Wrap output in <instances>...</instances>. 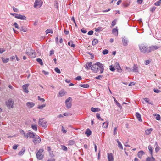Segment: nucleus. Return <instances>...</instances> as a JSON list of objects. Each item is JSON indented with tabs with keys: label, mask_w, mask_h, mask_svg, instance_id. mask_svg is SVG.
<instances>
[{
	"label": "nucleus",
	"mask_w": 161,
	"mask_h": 161,
	"mask_svg": "<svg viewBox=\"0 0 161 161\" xmlns=\"http://www.w3.org/2000/svg\"><path fill=\"white\" fill-rule=\"evenodd\" d=\"M103 30V28L101 27H99L97 28H95V31L97 32H100Z\"/></svg>",
	"instance_id": "58836bf2"
},
{
	"label": "nucleus",
	"mask_w": 161,
	"mask_h": 161,
	"mask_svg": "<svg viewBox=\"0 0 161 161\" xmlns=\"http://www.w3.org/2000/svg\"><path fill=\"white\" fill-rule=\"evenodd\" d=\"M118 29L116 27V28H114L112 31V32L114 35L117 36L118 34Z\"/></svg>",
	"instance_id": "a211bd4d"
},
{
	"label": "nucleus",
	"mask_w": 161,
	"mask_h": 161,
	"mask_svg": "<svg viewBox=\"0 0 161 161\" xmlns=\"http://www.w3.org/2000/svg\"><path fill=\"white\" fill-rule=\"evenodd\" d=\"M36 61L38 62L41 65H43V64L42 60L40 58H37L36 59Z\"/></svg>",
	"instance_id": "a19ab883"
},
{
	"label": "nucleus",
	"mask_w": 161,
	"mask_h": 161,
	"mask_svg": "<svg viewBox=\"0 0 161 161\" xmlns=\"http://www.w3.org/2000/svg\"><path fill=\"white\" fill-rule=\"evenodd\" d=\"M44 150L43 148L40 149L36 154L37 158L39 160L42 159L44 157L43 153Z\"/></svg>",
	"instance_id": "20e7f679"
},
{
	"label": "nucleus",
	"mask_w": 161,
	"mask_h": 161,
	"mask_svg": "<svg viewBox=\"0 0 161 161\" xmlns=\"http://www.w3.org/2000/svg\"><path fill=\"white\" fill-rule=\"evenodd\" d=\"M28 86L29 84H25L22 86V88L24 91L26 93H28L29 92V91L28 89Z\"/></svg>",
	"instance_id": "4468645a"
},
{
	"label": "nucleus",
	"mask_w": 161,
	"mask_h": 161,
	"mask_svg": "<svg viewBox=\"0 0 161 161\" xmlns=\"http://www.w3.org/2000/svg\"><path fill=\"white\" fill-rule=\"evenodd\" d=\"M2 58V61L4 63H7L9 61V58Z\"/></svg>",
	"instance_id": "4c0bfd02"
},
{
	"label": "nucleus",
	"mask_w": 161,
	"mask_h": 161,
	"mask_svg": "<svg viewBox=\"0 0 161 161\" xmlns=\"http://www.w3.org/2000/svg\"><path fill=\"white\" fill-rule=\"evenodd\" d=\"M116 21L115 20L113 21L112 22L111 25L113 26H114L116 24Z\"/></svg>",
	"instance_id": "052dcab7"
},
{
	"label": "nucleus",
	"mask_w": 161,
	"mask_h": 161,
	"mask_svg": "<svg viewBox=\"0 0 161 161\" xmlns=\"http://www.w3.org/2000/svg\"><path fill=\"white\" fill-rule=\"evenodd\" d=\"M68 44L69 46H70L73 47H75V45L72 43V41H71V42H69L68 43Z\"/></svg>",
	"instance_id": "37998d69"
},
{
	"label": "nucleus",
	"mask_w": 161,
	"mask_h": 161,
	"mask_svg": "<svg viewBox=\"0 0 161 161\" xmlns=\"http://www.w3.org/2000/svg\"><path fill=\"white\" fill-rule=\"evenodd\" d=\"M98 43L97 39H95L92 42V44L93 46H94Z\"/></svg>",
	"instance_id": "c9c22d12"
},
{
	"label": "nucleus",
	"mask_w": 161,
	"mask_h": 161,
	"mask_svg": "<svg viewBox=\"0 0 161 161\" xmlns=\"http://www.w3.org/2000/svg\"><path fill=\"white\" fill-rule=\"evenodd\" d=\"M66 93V92L64 90L62 89L59 92L57 96L58 97H62L64 96Z\"/></svg>",
	"instance_id": "f8f14e48"
},
{
	"label": "nucleus",
	"mask_w": 161,
	"mask_h": 161,
	"mask_svg": "<svg viewBox=\"0 0 161 161\" xmlns=\"http://www.w3.org/2000/svg\"><path fill=\"white\" fill-rule=\"evenodd\" d=\"M153 130V129L152 128L148 129H147L145 131L146 134L147 135L150 134Z\"/></svg>",
	"instance_id": "b1692460"
},
{
	"label": "nucleus",
	"mask_w": 161,
	"mask_h": 161,
	"mask_svg": "<svg viewBox=\"0 0 161 161\" xmlns=\"http://www.w3.org/2000/svg\"><path fill=\"white\" fill-rule=\"evenodd\" d=\"M122 41L124 46H125L127 45L128 43V40L125 39L124 38H122Z\"/></svg>",
	"instance_id": "393cba45"
},
{
	"label": "nucleus",
	"mask_w": 161,
	"mask_h": 161,
	"mask_svg": "<svg viewBox=\"0 0 161 161\" xmlns=\"http://www.w3.org/2000/svg\"><path fill=\"white\" fill-rule=\"evenodd\" d=\"M62 149L63 150L66 151H67V148L65 146H62Z\"/></svg>",
	"instance_id": "3c124183"
},
{
	"label": "nucleus",
	"mask_w": 161,
	"mask_h": 161,
	"mask_svg": "<svg viewBox=\"0 0 161 161\" xmlns=\"http://www.w3.org/2000/svg\"><path fill=\"white\" fill-rule=\"evenodd\" d=\"M116 141L118 143V147L121 149H123V146H122V144H121L119 140L118 139H117Z\"/></svg>",
	"instance_id": "a878e982"
},
{
	"label": "nucleus",
	"mask_w": 161,
	"mask_h": 161,
	"mask_svg": "<svg viewBox=\"0 0 161 161\" xmlns=\"http://www.w3.org/2000/svg\"><path fill=\"white\" fill-rule=\"evenodd\" d=\"M140 50L142 53H147L150 52L149 47H148L147 45L145 44H142L139 45Z\"/></svg>",
	"instance_id": "f257e3e1"
},
{
	"label": "nucleus",
	"mask_w": 161,
	"mask_h": 161,
	"mask_svg": "<svg viewBox=\"0 0 161 161\" xmlns=\"http://www.w3.org/2000/svg\"><path fill=\"white\" fill-rule=\"evenodd\" d=\"M92 63L91 62L87 63L85 64V68L86 69H89V68L92 67Z\"/></svg>",
	"instance_id": "6ab92c4d"
},
{
	"label": "nucleus",
	"mask_w": 161,
	"mask_h": 161,
	"mask_svg": "<svg viewBox=\"0 0 161 161\" xmlns=\"http://www.w3.org/2000/svg\"><path fill=\"white\" fill-rule=\"evenodd\" d=\"M136 83L135 82H132L130 83L129 84V86H134L135 84Z\"/></svg>",
	"instance_id": "6e6d98bb"
},
{
	"label": "nucleus",
	"mask_w": 161,
	"mask_h": 161,
	"mask_svg": "<svg viewBox=\"0 0 161 161\" xmlns=\"http://www.w3.org/2000/svg\"><path fill=\"white\" fill-rule=\"evenodd\" d=\"M54 70L57 73H58L59 74V73H61L60 69H59V68H58L57 67L55 68L54 69Z\"/></svg>",
	"instance_id": "8fccbe9b"
},
{
	"label": "nucleus",
	"mask_w": 161,
	"mask_h": 161,
	"mask_svg": "<svg viewBox=\"0 0 161 161\" xmlns=\"http://www.w3.org/2000/svg\"><path fill=\"white\" fill-rule=\"evenodd\" d=\"M161 3V0H159V1L156 2L154 4L156 6H159Z\"/></svg>",
	"instance_id": "09e8293b"
},
{
	"label": "nucleus",
	"mask_w": 161,
	"mask_h": 161,
	"mask_svg": "<svg viewBox=\"0 0 161 161\" xmlns=\"http://www.w3.org/2000/svg\"><path fill=\"white\" fill-rule=\"evenodd\" d=\"M26 105L28 108H31L34 106L35 104L33 102H29L26 103Z\"/></svg>",
	"instance_id": "2eb2a0df"
},
{
	"label": "nucleus",
	"mask_w": 161,
	"mask_h": 161,
	"mask_svg": "<svg viewBox=\"0 0 161 161\" xmlns=\"http://www.w3.org/2000/svg\"><path fill=\"white\" fill-rule=\"evenodd\" d=\"M145 154L144 152L142 151L141 150L140 151L138 152L137 153V156L140 158H141L142 156Z\"/></svg>",
	"instance_id": "f3484780"
},
{
	"label": "nucleus",
	"mask_w": 161,
	"mask_h": 161,
	"mask_svg": "<svg viewBox=\"0 0 161 161\" xmlns=\"http://www.w3.org/2000/svg\"><path fill=\"white\" fill-rule=\"evenodd\" d=\"M62 131L64 133H65L66 132V131L65 130L64 127L63 126H62Z\"/></svg>",
	"instance_id": "4d7b16f0"
},
{
	"label": "nucleus",
	"mask_w": 161,
	"mask_h": 161,
	"mask_svg": "<svg viewBox=\"0 0 161 161\" xmlns=\"http://www.w3.org/2000/svg\"><path fill=\"white\" fill-rule=\"evenodd\" d=\"M34 139L33 142L34 144H36L40 143L41 141V139L37 135H36L33 138Z\"/></svg>",
	"instance_id": "6e6552de"
},
{
	"label": "nucleus",
	"mask_w": 161,
	"mask_h": 161,
	"mask_svg": "<svg viewBox=\"0 0 161 161\" xmlns=\"http://www.w3.org/2000/svg\"><path fill=\"white\" fill-rule=\"evenodd\" d=\"M79 86L80 87L85 88H87L89 87V85L87 84H80L79 85Z\"/></svg>",
	"instance_id": "72a5a7b5"
},
{
	"label": "nucleus",
	"mask_w": 161,
	"mask_h": 161,
	"mask_svg": "<svg viewBox=\"0 0 161 161\" xmlns=\"http://www.w3.org/2000/svg\"><path fill=\"white\" fill-rule=\"evenodd\" d=\"M70 100H72V98L71 97H68L65 100V103L67 108L69 109L71 108L72 106L71 102H69Z\"/></svg>",
	"instance_id": "39448f33"
},
{
	"label": "nucleus",
	"mask_w": 161,
	"mask_h": 161,
	"mask_svg": "<svg viewBox=\"0 0 161 161\" xmlns=\"http://www.w3.org/2000/svg\"><path fill=\"white\" fill-rule=\"evenodd\" d=\"M20 133L22 135H23V136L27 138L28 136H27V134L28 133H26L24 131L22 130H21L20 131Z\"/></svg>",
	"instance_id": "cd10ccee"
},
{
	"label": "nucleus",
	"mask_w": 161,
	"mask_h": 161,
	"mask_svg": "<svg viewBox=\"0 0 161 161\" xmlns=\"http://www.w3.org/2000/svg\"><path fill=\"white\" fill-rule=\"evenodd\" d=\"M99 68L100 69V73H102L104 71V66L103 64H101V65L99 67Z\"/></svg>",
	"instance_id": "7c9ffc66"
},
{
	"label": "nucleus",
	"mask_w": 161,
	"mask_h": 161,
	"mask_svg": "<svg viewBox=\"0 0 161 161\" xmlns=\"http://www.w3.org/2000/svg\"><path fill=\"white\" fill-rule=\"evenodd\" d=\"M132 72H138V68L137 65L134 64L133 69H132Z\"/></svg>",
	"instance_id": "aec40b11"
},
{
	"label": "nucleus",
	"mask_w": 161,
	"mask_h": 161,
	"mask_svg": "<svg viewBox=\"0 0 161 161\" xmlns=\"http://www.w3.org/2000/svg\"><path fill=\"white\" fill-rule=\"evenodd\" d=\"M103 75H98V76L96 77L95 78L96 79L101 80L103 77Z\"/></svg>",
	"instance_id": "864d4df0"
},
{
	"label": "nucleus",
	"mask_w": 161,
	"mask_h": 161,
	"mask_svg": "<svg viewBox=\"0 0 161 161\" xmlns=\"http://www.w3.org/2000/svg\"><path fill=\"white\" fill-rule=\"evenodd\" d=\"M144 99L146 103H148L149 104H152V103L151 102H149V100L148 98H144Z\"/></svg>",
	"instance_id": "5fc2aeb1"
},
{
	"label": "nucleus",
	"mask_w": 161,
	"mask_h": 161,
	"mask_svg": "<svg viewBox=\"0 0 161 161\" xmlns=\"http://www.w3.org/2000/svg\"><path fill=\"white\" fill-rule=\"evenodd\" d=\"M46 106V104H42L41 105L37 107V108L39 109H42L43 108Z\"/></svg>",
	"instance_id": "49530a36"
},
{
	"label": "nucleus",
	"mask_w": 161,
	"mask_h": 161,
	"mask_svg": "<svg viewBox=\"0 0 161 161\" xmlns=\"http://www.w3.org/2000/svg\"><path fill=\"white\" fill-rule=\"evenodd\" d=\"M26 53L32 58H35L36 56V53L30 47L27 49Z\"/></svg>",
	"instance_id": "f03ea898"
},
{
	"label": "nucleus",
	"mask_w": 161,
	"mask_h": 161,
	"mask_svg": "<svg viewBox=\"0 0 161 161\" xmlns=\"http://www.w3.org/2000/svg\"><path fill=\"white\" fill-rule=\"evenodd\" d=\"M91 70L94 73H97L99 71V68L97 65L94 64L91 67Z\"/></svg>",
	"instance_id": "1a4fd4ad"
},
{
	"label": "nucleus",
	"mask_w": 161,
	"mask_h": 161,
	"mask_svg": "<svg viewBox=\"0 0 161 161\" xmlns=\"http://www.w3.org/2000/svg\"><path fill=\"white\" fill-rule=\"evenodd\" d=\"M75 143V142L73 140H70L69 141V145H73Z\"/></svg>",
	"instance_id": "c03bdc74"
},
{
	"label": "nucleus",
	"mask_w": 161,
	"mask_h": 161,
	"mask_svg": "<svg viewBox=\"0 0 161 161\" xmlns=\"http://www.w3.org/2000/svg\"><path fill=\"white\" fill-rule=\"evenodd\" d=\"M93 31H92V30H91L90 31H89L88 33V35H92L93 34Z\"/></svg>",
	"instance_id": "774afa93"
},
{
	"label": "nucleus",
	"mask_w": 161,
	"mask_h": 161,
	"mask_svg": "<svg viewBox=\"0 0 161 161\" xmlns=\"http://www.w3.org/2000/svg\"><path fill=\"white\" fill-rule=\"evenodd\" d=\"M38 124L44 128H46L47 126V122L43 120V119H39Z\"/></svg>",
	"instance_id": "0eeeda50"
},
{
	"label": "nucleus",
	"mask_w": 161,
	"mask_h": 161,
	"mask_svg": "<svg viewBox=\"0 0 161 161\" xmlns=\"http://www.w3.org/2000/svg\"><path fill=\"white\" fill-rule=\"evenodd\" d=\"M126 70H127V71L129 72H132V69L130 68L129 67H126Z\"/></svg>",
	"instance_id": "603ef678"
},
{
	"label": "nucleus",
	"mask_w": 161,
	"mask_h": 161,
	"mask_svg": "<svg viewBox=\"0 0 161 161\" xmlns=\"http://www.w3.org/2000/svg\"><path fill=\"white\" fill-rule=\"evenodd\" d=\"M25 151V147H24L22 148L21 151H20L19 153V154L20 155H22L24 154V152Z\"/></svg>",
	"instance_id": "f704fd0d"
},
{
	"label": "nucleus",
	"mask_w": 161,
	"mask_h": 161,
	"mask_svg": "<svg viewBox=\"0 0 161 161\" xmlns=\"http://www.w3.org/2000/svg\"><path fill=\"white\" fill-rule=\"evenodd\" d=\"M96 117L98 119H101L100 114H99L98 113L96 114Z\"/></svg>",
	"instance_id": "338daca9"
},
{
	"label": "nucleus",
	"mask_w": 161,
	"mask_h": 161,
	"mask_svg": "<svg viewBox=\"0 0 161 161\" xmlns=\"http://www.w3.org/2000/svg\"><path fill=\"white\" fill-rule=\"evenodd\" d=\"M148 149L150 152V153L151 154V155H152V148L150 147L149 146L148 147Z\"/></svg>",
	"instance_id": "13d9d810"
},
{
	"label": "nucleus",
	"mask_w": 161,
	"mask_h": 161,
	"mask_svg": "<svg viewBox=\"0 0 161 161\" xmlns=\"http://www.w3.org/2000/svg\"><path fill=\"white\" fill-rule=\"evenodd\" d=\"M20 31H23L24 32H26L27 31L26 28H24L23 26H22L20 28Z\"/></svg>",
	"instance_id": "ea45409f"
},
{
	"label": "nucleus",
	"mask_w": 161,
	"mask_h": 161,
	"mask_svg": "<svg viewBox=\"0 0 161 161\" xmlns=\"http://www.w3.org/2000/svg\"><path fill=\"white\" fill-rule=\"evenodd\" d=\"M154 92L157 93H159L160 92V91L158 89H154Z\"/></svg>",
	"instance_id": "69168bd1"
},
{
	"label": "nucleus",
	"mask_w": 161,
	"mask_h": 161,
	"mask_svg": "<svg viewBox=\"0 0 161 161\" xmlns=\"http://www.w3.org/2000/svg\"><path fill=\"white\" fill-rule=\"evenodd\" d=\"M113 98L114 99V101L115 103L117 105L119 108H121L122 106L117 101V100L114 97H113Z\"/></svg>",
	"instance_id": "c756f323"
},
{
	"label": "nucleus",
	"mask_w": 161,
	"mask_h": 161,
	"mask_svg": "<svg viewBox=\"0 0 161 161\" xmlns=\"http://www.w3.org/2000/svg\"><path fill=\"white\" fill-rule=\"evenodd\" d=\"M109 69H110V70L111 71H113V72L115 70V69L114 67L112 65H110L109 66Z\"/></svg>",
	"instance_id": "a18cd8bd"
},
{
	"label": "nucleus",
	"mask_w": 161,
	"mask_h": 161,
	"mask_svg": "<svg viewBox=\"0 0 161 161\" xmlns=\"http://www.w3.org/2000/svg\"><path fill=\"white\" fill-rule=\"evenodd\" d=\"M5 104L8 109L13 108L14 107V101L11 98L9 99L6 101Z\"/></svg>",
	"instance_id": "7ed1b4c3"
},
{
	"label": "nucleus",
	"mask_w": 161,
	"mask_h": 161,
	"mask_svg": "<svg viewBox=\"0 0 161 161\" xmlns=\"http://www.w3.org/2000/svg\"><path fill=\"white\" fill-rule=\"evenodd\" d=\"M83 33H86L87 32V31L86 30H85L84 29H82L80 30Z\"/></svg>",
	"instance_id": "0e129e2a"
},
{
	"label": "nucleus",
	"mask_w": 161,
	"mask_h": 161,
	"mask_svg": "<svg viewBox=\"0 0 161 161\" xmlns=\"http://www.w3.org/2000/svg\"><path fill=\"white\" fill-rule=\"evenodd\" d=\"M122 5L124 7H127L129 6L130 2L125 1L123 3Z\"/></svg>",
	"instance_id": "412c9836"
},
{
	"label": "nucleus",
	"mask_w": 161,
	"mask_h": 161,
	"mask_svg": "<svg viewBox=\"0 0 161 161\" xmlns=\"http://www.w3.org/2000/svg\"><path fill=\"white\" fill-rule=\"evenodd\" d=\"M136 116L138 120L140 121H142V119L141 118V116L140 114L136 112Z\"/></svg>",
	"instance_id": "bb28decb"
},
{
	"label": "nucleus",
	"mask_w": 161,
	"mask_h": 161,
	"mask_svg": "<svg viewBox=\"0 0 161 161\" xmlns=\"http://www.w3.org/2000/svg\"><path fill=\"white\" fill-rule=\"evenodd\" d=\"M108 122H104L103 124V127L104 128H106L108 127Z\"/></svg>",
	"instance_id": "79ce46f5"
},
{
	"label": "nucleus",
	"mask_w": 161,
	"mask_h": 161,
	"mask_svg": "<svg viewBox=\"0 0 161 161\" xmlns=\"http://www.w3.org/2000/svg\"><path fill=\"white\" fill-rule=\"evenodd\" d=\"M108 53V51L107 49H105L103 51V54L104 55L107 54Z\"/></svg>",
	"instance_id": "de8ad7c7"
},
{
	"label": "nucleus",
	"mask_w": 161,
	"mask_h": 161,
	"mask_svg": "<svg viewBox=\"0 0 161 161\" xmlns=\"http://www.w3.org/2000/svg\"><path fill=\"white\" fill-rule=\"evenodd\" d=\"M159 46H151L149 47V50L150 52L152 51H154L160 48Z\"/></svg>",
	"instance_id": "ddd939ff"
},
{
	"label": "nucleus",
	"mask_w": 161,
	"mask_h": 161,
	"mask_svg": "<svg viewBox=\"0 0 161 161\" xmlns=\"http://www.w3.org/2000/svg\"><path fill=\"white\" fill-rule=\"evenodd\" d=\"M45 32L46 34H48L49 33L52 34L53 32V31L52 29H47L46 31Z\"/></svg>",
	"instance_id": "e433bc0d"
},
{
	"label": "nucleus",
	"mask_w": 161,
	"mask_h": 161,
	"mask_svg": "<svg viewBox=\"0 0 161 161\" xmlns=\"http://www.w3.org/2000/svg\"><path fill=\"white\" fill-rule=\"evenodd\" d=\"M42 4V2L41 0H36L34 5V7L35 8L37 7L40 8Z\"/></svg>",
	"instance_id": "423d86ee"
},
{
	"label": "nucleus",
	"mask_w": 161,
	"mask_h": 161,
	"mask_svg": "<svg viewBox=\"0 0 161 161\" xmlns=\"http://www.w3.org/2000/svg\"><path fill=\"white\" fill-rule=\"evenodd\" d=\"M31 126L32 128L35 131H37V128L36 125L34 124H32Z\"/></svg>",
	"instance_id": "473e14b6"
},
{
	"label": "nucleus",
	"mask_w": 161,
	"mask_h": 161,
	"mask_svg": "<svg viewBox=\"0 0 161 161\" xmlns=\"http://www.w3.org/2000/svg\"><path fill=\"white\" fill-rule=\"evenodd\" d=\"M117 127H115L114 129V132L113 134L114 135H115L117 134Z\"/></svg>",
	"instance_id": "e2e57ef3"
},
{
	"label": "nucleus",
	"mask_w": 161,
	"mask_h": 161,
	"mask_svg": "<svg viewBox=\"0 0 161 161\" xmlns=\"http://www.w3.org/2000/svg\"><path fill=\"white\" fill-rule=\"evenodd\" d=\"M38 99L39 100H40V101H42V102H44L45 101V99L44 98H41L39 96H38Z\"/></svg>",
	"instance_id": "680f3d73"
},
{
	"label": "nucleus",
	"mask_w": 161,
	"mask_h": 161,
	"mask_svg": "<svg viewBox=\"0 0 161 161\" xmlns=\"http://www.w3.org/2000/svg\"><path fill=\"white\" fill-rule=\"evenodd\" d=\"M100 109L98 108H94L93 107H92L91 108V111L94 112H99L100 111Z\"/></svg>",
	"instance_id": "4be33fe9"
},
{
	"label": "nucleus",
	"mask_w": 161,
	"mask_h": 161,
	"mask_svg": "<svg viewBox=\"0 0 161 161\" xmlns=\"http://www.w3.org/2000/svg\"><path fill=\"white\" fill-rule=\"evenodd\" d=\"M107 157L108 161H114V158L112 153H107Z\"/></svg>",
	"instance_id": "9b49d317"
},
{
	"label": "nucleus",
	"mask_w": 161,
	"mask_h": 161,
	"mask_svg": "<svg viewBox=\"0 0 161 161\" xmlns=\"http://www.w3.org/2000/svg\"><path fill=\"white\" fill-rule=\"evenodd\" d=\"M91 133L92 132L89 128H88L86 130V131L85 133V134L87 135V136H90L91 134Z\"/></svg>",
	"instance_id": "c85d7f7f"
},
{
	"label": "nucleus",
	"mask_w": 161,
	"mask_h": 161,
	"mask_svg": "<svg viewBox=\"0 0 161 161\" xmlns=\"http://www.w3.org/2000/svg\"><path fill=\"white\" fill-rule=\"evenodd\" d=\"M71 115L70 113H65L64 114V115L65 116H70Z\"/></svg>",
	"instance_id": "bf43d9fd"
},
{
	"label": "nucleus",
	"mask_w": 161,
	"mask_h": 161,
	"mask_svg": "<svg viewBox=\"0 0 161 161\" xmlns=\"http://www.w3.org/2000/svg\"><path fill=\"white\" fill-rule=\"evenodd\" d=\"M27 135L28 138L29 137L33 138L35 136L36 134L33 132H29L28 133Z\"/></svg>",
	"instance_id": "dca6fc26"
},
{
	"label": "nucleus",
	"mask_w": 161,
	"mask_h": 161,
	"mask_svg": "<svg viewBox=\"0 0 161 161\" xmlns=\"http://www.w3.org/2000/svg\"><path fill=\"white\" fill-rule=\"evenodd\" d=\"M146 161H155V159L152 156L151 157H148L146 159Z\"/></svg>",
	"instance_id": "2f4dec72"
},
{
	"label": "nucleus",
	"mask_w": 161,
	"mask_h": 161,
	"mask_svg": "<svg viewBox=\"0 0 161 161\" xmlns=\"http://www.w3.org/2000/svg\"><path fill=\"white\" fill-rule=\"evenodd\" d=\"M15 17L23 20H26V17L25 16L22 15L20 14H15Z\"/></svg>",
	"instance_id": "9d476101"
},
{
	"label": "nucleus",
	"mask_w": 161,
	"mask_h": 161,
	"mask_svg": "<svg viewBox=\"0 0 161 161\" xmlns=\"http://www.w3.org/2000/svg\"><path fill=\"white\" fill-rule=\"evenodd\" d=\"M116 69H117L118 71L119 72H121L122 70L119 66V64L118 63H116Z\"/></svg>",
	"instance_id": "5701e85b"
}]
</instances>
